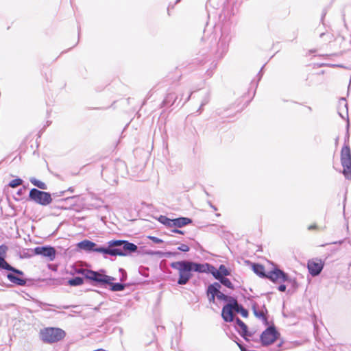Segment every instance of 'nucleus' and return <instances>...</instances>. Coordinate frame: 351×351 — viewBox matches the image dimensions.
Instances as JSON below:
<instances>
[{
	"instance_id": "1",
	"label": "nucleus",
	"mask_w": 351,
	"mask_h": 351,
	"mask_svg": "<svg viewBox=\"0 0 351 351\" xmlns=\"http://www.w3.org/2000/svg\"><path fill=\"white\" fill-rule=\"evenodd\" d=\"M3 271H10L6 274V277L8 280L17 286H27L31 287L35 285L36 282H45L46 285H59L60 280L56 278H24L25 273L17 269L10 264H9Z\"/></svg>"
},
{
	"instance_id": "2",
	"label": "nucleus",
	"mask_w": 351,
	"mask_h": 351,
	"mask_svg": "<svg viewBox=\"0 0 351 351\" xmlns=\"http://www.w3.org/2000/svg\"><path fill=\"white\" fill-rule=\"evenodd\" d=\"M132 254H141V250L134 243L123 239H112L107 242L106 256H129Z\"/></svg>"
},
{
	"instance_id": "3",
	"label": "nucleus",
	"mask_w": 351,
	"mask_h": 351,
	"mask_svg": "<svg viewBox=\"0 0 351 351\" xmlns=\"http://www.w3.org/2000/svg\"><path fill=\"white\" fill-rule=\"evenodd\" d=\"M170 267L178 271V285H185L193 277V269L190 260H182L172 262Z\"/></svg>"
},
{
	"instance_id": "4",
	"label": "nucleus",
	"mask_w": 351,
	"mask_h": 351,
	"mask_svg": "<svg viewBox=\"0 0 351 351\" xmlns=\"http://www.w3.org/2000/svg\"><path fill=\"white\" fill-rule=\"evenodd\" d=\"M85 274L86 282L97 287L107 288L108 284H111L112 280H115V278L106 274V271L104 269L97 271L88 269Z\"/></svg>"
},
{
	"instance_id": "5",
	"label": "nucleus",
	"mask_w": 351,
	"mask_h": 351,
	"mask_svg": "<svg viewBox=\"0 0 351 351\" xmlns=\"http://www.w3.org/2000/svg\"><path fill=\"white\" fill-rule=\"evenodd\" d=\"M219 300L226 302L221 310V317L225 322H232L234 321V315L232 313L233 305H236L237 298L231 296L223 293H219L218 295Z\"/></svg>"
},
{
	"instance_id": "6",
	"label": "nucleus",
	"mask_w": 351,
	"mask_h": 351,
	"mask_svg": "<svg viewBox=\"0 0 351 351\" xmlns=\"http://www.w3.org/2000/svg\"><path fill=\"white\" fill-rule=\"evenodd\" d=\"M65 336V331L60 328L48 327L40 331V339L47 343L58 342L63 339Z\"/></svg>"
},
{
	"instance_id": "7",
	"label": "nucleus",
	"mask_w": 351,
	"mask_h": 351,
	"mask_svg": "<svg viewBox=\"0 0 351 351\" xmlns=\"http://www.w3.org/2000/svg\"><path fill=\"white\" fill-rule=\"evenodd\" d=\"M28 202H33L43 206L49 205L52 202V195L50 192L32 188L29 190L28 197L26 199Z\"/></svg>"
},
{
	"instance_id": "8",
	"label": "nucleus",
	"mask_w": 351,
	"mask_h": 351,
	"mask_svg": "<svg viewBox=\"0 0 351 351\" xmlns=\"http://www.w3.org/2000/svg\"><path fill=\"white\" fill-rule=\"evenodd\" d=\"M250 263V261H248ZM251 268L252 271L256 274L258 277L263 279H268L273 283L275 282L276 276L278 275L279 267L276 265H274L271 269L269 271H266L265 267L258 263H251Z\"/></svg>"
},
{
	"instance_id": "9",
	"label": "nucleus",
	"mask_w": 351,
	"mask_h": 351,
	"mask_svg": "<svg viewBox=\"0 0 351 351\" xmlns=\"http://www.w3.org/2000/svg\"><path fill=\"white\" fill-rule=\"evenodd\" d=\"M341 171L346 180H351V149L350 146L343 145L340 156Z\"/></svg>"
},
{
	"instance_id": "10",
	"label": "nucleus",
	"mask_w": 351,
	"mask_h": 351,
	"mask_svg": "<svg viewBox=\"0 0 351 351\" xmlns=\"http://www.w3.org/2000/svg\"><path fill=\"white\" fill-rule=\"evenodd\" d=\"M280 334L273 324L268 326L260 335V342L263 347L273 344L280 337Z\"/></svg>"
},
{
	"instance_id": "11",
	"label": "nucleus",
	"mask_w": 351,
	"mask_h": 351,
	"mask_svg": "<svg viewBox=\"0 0 351 351\" xmlns=\"http://www.w3.org/2000/svg\"><path fill=\"white\" fill-rule=\"evenodd\" d=\"M77 247L80 250H84L87 253L97 252L101 253L105 258L106 245H97L96 243L88 240L84 239L77 243Z\"/></svg>"
},
{
	"instance_id": "12",
	"label": "nucleus",
	"mask_w": 351,
	"mask_h": 351,
	"mask_svg": "<svg viewBox=\"0 0 351 351\" xmlns=\"http://www.w3.org/2000/svg\"><path fill=\"white\" fill-rule=\"evenodd\" d=\"M36 256H41L49 261H53L56 258V250L54 247L49 245L36 246L31 250Z\"/></svg>"
},
{
	"instance_id": "13",
	"label": "nucleus",
	"mask_w": 351,
	"mask_h": 351,
	"mask_svg": "<svg viewBox=\"0 0 351 351\" xmlns=\"http://www.w3.org/2000/svg\"><path fill=\"white\" fill-rule=\"evenodd\" d=\"M231 40V36L229 33L226 31L221 32V35L217 44V55L218 58H222L223 56L228 52L229 43Z\"/></svg>"
},
{
	"instance_id": "14",
	"label": "nucleus",
	"mask_w": 351,
	"mask_h": 351,
	"mask_svg": "<svg viewBox=\"0 0 351 351\" xmlns=\"http://www.w3.org/2000/svg\"><path fill=\"white\" fill-rule=\"evenodd\" d=\"M193 272L199 274H210L213 276L217 272V269L214 265L208 263H201L191 261Z\"/></svg>"
},
{
	"instance_id": "15",
	"label": "nucleus",
	"mask_w": 351,
	"mask_h": 351,
	"mask_svg": "<svg viewBox=\"0 0 351 351\" xmlns=\"http://www.w3.org/2000/svg\"><path fill=\"white\" fill-rule=\"evenodd\" d=\"M234 328L238 333L246 341H250L249 337L254 335V332L249 331L248 326L239 317H234Z\"/></svg>"
},
{
	"instance_id": "16",
	"label": "nucleus",
	"mask_w": 351,
	"mask_h": 351,
	"mask_svg": "<svg viewBox=\"0 0 351 351\" xmlns=\"http://www.w3.org/2000/svg\"><path fill=\"white\" fill-rule=\"evenodd\" d=\"M276 278L274 283L277 282H287L291 285V288L295 291L298 287V283L295 278H291L289 274L284 270L279 269L278 275L276 276Z\"/></svg>"
},
{
	"instance_id": "17",
	"label": "nucleus",
	"mask_w": 351,
	"mask_h": 351,
	"mask_svg": "<svg viewBox=\"0 0 351 351\" xmlns=\"http://www.w3.org/2000/svg\"><path fill=\"white\" fill-rule=\"evenodd\" d=\"M324 263L321 259L309 260L307 263L308 273L312 276H319L324 269Z\"/></svg>"
},
{
	"instance_id": "18",
	"label": "nucleus",
	"mask_w": 351,
	"mask_h": 351,
	"mask_svg": "<svg viewBox=\"0 0 351 351\" xmlns=\"http://www.w3.org/2000/svg\"><path fill=\"white\" fill-rule=\"evenodd\" d=\"M193 219L186 217H179L172 219L171 228H182L187 225L191 224Z\"/></svg>"
},
{
	"instance_id": "19",
	"label": "nucleus",
	"mask_w": 351,
	"mask_h": 351,
	"mask_svg": "<svg viewBox=\"0 0 351 351\" xmlns=\"http://www.w3.org/2000/svg\"><path fill=\"white\" fill-rule=\"evenodd\" d=\"M338 114L343 119H345L346 117L347 119V121H348V103L345 97H341L339 101L338 106Z\"/></svg>"
},
{
	"instance_id": "20",
	"label": "nucleus",
	"mask_w": 351,
	"mask_h": 351,
	"mask_svg": "<svg viewBox=\"0 0 351 351\" xmlns=\"http://www.w3.org/2000/svg\"><path fill=\"white\" fill-rule=\"evenodd\" d=\"M258 308H259V306H258V304L256 302H253L252 304V309L254 316L256 318H258V319L261 320L263 325H265L267 327L269 326V323L268 321L267 315H264L263 313L260 312V311L258 310Z\"/></svg>"
},
{
	"instance_id": "21",
	"label": "nucleus",
	"mask_w": 351,
	"mask_h": 351,
	"mask_svg": "<svg viewBox=\"0 0 351 351\" xmlns=\"http://www.w3.org/2000/svg\"><path fill=\"white\" fill-rule=\"evenodd\" d=\"M8 250V247L5 244L0 245V271H3V269L10 264L6 261Z\"/></svg>"
},
{
	"instance_id": "22",
	"label": "nucleus",
	"mask_w": 351,
	"mask_h": 351,
	"mask_svg": "<svg viewBox=\"0 0 351 351\" xmlns=\"http://www.w3.org/2000/svg\"><path fill=\"white\" fill-rule=\"evenodd\" d=\"M221 285H220L219 282H214L210 284L207 287V288L206 289V295H208V294L215 295H217V298H218V295H219V293H221Z\"/></svg>"
},
{
	"instance_id": "23",
	"label": "nucleus",
	"mask_w": 351,
	"mask_h": 351,
	"mask_svg": "<svg viewBox=\"0 0 351 351\" xmlns=\"http://www.w3.org/2000/svg\"><path fill=\"white\" fill-rule=\"evenodd\" d=\"M177 99V96L174 93H169L161 103L160 107H170L174 104Z\"/></svg>"
},
{
	"instance_id": "24",
	"label": "nucleus",
	"mask_w": 351,
	"mask_h": 351,
	"mask_svg": "<svg viewBox=\"0 0 351 351\" xmlns=\"http://www.w3.org/2000/svg\"><path fill=\"white\" fill-rule=\"evenodd\" d=\"M213 278L215 280H217L219 281L218 282H219L221 285H223V286L232 290L234 289V286L229 278L226 277H221V276L217 272L214 275Z\"/></svg>"
},
{
	"instance_id": "25",
	"label": "nucleus",
	"mask_w": 351,
	"mask_h": 351,
	"mask_svg": "<svg viewBox=\"0 0 351 351\" xmlns=\"http://www.w3.org/2000/svg\"><path fill=\"white\" fill-rule=\"evenodd\" d=\"M114 280L111 281V284H108L109 290L112 292H118L123 291L125 287H128V284L122 282H114Z\"/></svg>"
},
{
	"instance_id": "26",
	"label": "nucleus",
	"mask_w": 351,
	"mask_h": 351,
	"mask_svg": "<svg viewBox=\"0 0 351 351\" xmlns=\"http://www.w3.org/2000/svg\"><path fill=\"white\" fill-rule=\"evenodd\" d=\"M32 300L33 302H34L40 308L44 309L45 311H49V309H47L45 308V306H53V307H56L57 308H59V309H61V308H63V309H69L70 306H56V305H54V304H48V303H46V302H43L42 301H40L37 299H35V298H32Z\"/></svg>"
},
{
	"instance_id": "27",
	"label": "nucleus",
	"mask_w": 351,
	"mask_h": 351,
	"mask_svg": "<svg viewBox=\"0 0 351 351\" xmlns=\"http://www.w3.org/2000/svg\"><path fill=\"white\" fill-rule=\"evenodd\" d=\"M85 281V278L82 276H73L68 279L66 284L71 287H77L82 285Z\"/></svg>"
},
{
	"instance_id": "28",
	"label": "nucleus",
	"mask_w": 351,
	"mask_h": 351,
	"mask_svg": "<svg viewBox=\"0 0 351 351\" xmlns=\"http://www.w3.org/2000/svg\"><path fill=\"white\" fill-rule=\"evenodd\" d=\"M234 311L237 313L240 314L243 317L247 318L249 316V311L243 307L241 304L236 302V305H233L232 311Z\"/></svg>"
},
{
	"instance_id": "29",
	"label": "nucleus",
	"mask_w": 351,
	"mask_h": 351,
	"mask_svg": "<svg viewBox=\"0 0 351 351\" xmlns=\"http://www.w3.org/2000/svg\"><path fill=\"white\" fill-rule=\"evenodd\" d=\"M29 182L34 186H36L37 187L36 189H38L39 190L40 189V190L43 191V190H47V184L44 182H43V181H41V180H38V179H37V178H36L34 177L29 178Z\"/></svg>"
},
{
	"instance_id": "30",
	"label": "nucleus",
	"mask_w": 351,
	"mask_h": 351,
	"mask_svg": "<svg viewBox=\"0 0 351 351\" xmlns=\"http://www.w3.org/2000/svg\"><path fill=\"white\" fill-rule=\"evenodd\" d=\"M217 273L219 274L221 277H226L231 275V270L225 265L221 264L218 269H217Z\"/></svg>"
},
{
	"instance_id": "31",
	"label": "nucleus",
	"mask_w": 351,
	"mask_h": 351,
	"mask_svg": "<svg viewBox=\"0 0 351 351\" xmlns=\"http://www.w3.org/2000/svg\"><path fill=\"white\" fill-rule=\"evenodd\" d=\"M162 225L168 228H171L172 219L167 217L165 215H160L158 217L156 218Z\"/></svg>"
},
{
	"instance_id": "32",
	"label": "nucleus",
	"mask_w": 351,
	"mask_h": 351,
	"mask_svg": "<svg viewBox=\"0 0 351 351\" xmlns=\"http://www.w3.org/2000/svg\"><path fill=\"white\" fill-rule=\"evenodd\" d=\"M141 255L158 256L159 258L163 257V252L160 250H146L141 251Z\"/></svg>"
},
{
	"instance_id": "33",
	"label": "nucleus",
	"mask_w": 351,
	"mask_h": 351,
	"mask_svg": "<svg viewBox=\"0 0 351 351\" xmlns=\"http://www.w3.org/2000/svg\"><path fill=\"white\" fill-rule=\"evenodd\" d=\"M32 249H25L23 252H19V256L21 259L29 258L36 256L34 252L31 251Z\"/></svg>"
},
{
	"instance_id": "34",
	"label": "nucleus",
	"mask_w": 351,
	"mask_h": 351,
	"mask_svg": "<svg viewBox=\"0 0 351 351\" xmlns=\"http://www.w3.org/2000/svg\"><path fill=\"white\" fill-rule=\"evenodd\" d=\"M23 183V179H21V178L16 177L15 179L12 180L8 183V186H10L11 188H16L17 186L22 184Z\"/></svg>"
},
{
	"instance_id": "35",
	"label": "nucleus",
	"mask_w": 351,
	"mask_h": 351,
	"mask_svg": "<svg viewBox=\"0 0 351 351\" xmlns=\"http://www.w3.org/2000/svg\"><path fill=\"white\" fill-rule=\"evenodd\" d=\"M88 269H85V268H80V269L74 268L71 271V274L73 275V276H74L75 274H80L82 277L86 278V274H85L88 271Z\"/></svg>"
},
{
	"instance_id": "36",
	"label": "nucleus",
	"mask_w": 351,
	"mask_h": 351,
	"mask_svg": "<svg viewBox=\"0 0 351 351\" xmlns=\"http://www.w3.org/2000/svg\"><path fill=\"white\" fill-rule=\"evenodd\" d=\"M349 128H350V123L349 121H347L346 124V132L344 138V144L343 145H349V140H350V132H349Z\"/></svg>"
},
{
	"instance_id": "37",
	"label": "nucleus",
	"mask_w": 351,
	"mask_h": 351,
	"mask_svg": "<svg viewBox=\"0 0 351 351\" xmlns=\"http://www.w3.org/2000/svg\"><path fill=\"white\" fill-rule=\"evenodd\" d=\"M180 255V253L178 252H171V251H167V252H163V257H176L177 256Z\"/></svg>"
},
{
	"instance_id": "38",
	"label": "nucleus",
	"mask_w": 351,
	"mask_h": 351,
	"mask_svg": "<svg viewBox=\"0 0 351 351\" xmlns=\"http://www.w3.org/2000/svg\"><path fill=\"white\" fill-rule=\"evenodd\" d=\"M148 270L149 269L147 267H143V266L140 267L138 269L139 274L145 278L148 277V276H149Z\"/></svg>"
},
{
	"instance_id": "39",
	"label": "nucleus",
	"mask_w": 351,
	"mask_h": 351,
	"mask_svg": "<svg viewBox=\"0 0 351 351\" xmlns=\"http://www.w3.org/2000/svg\"><path fill=\"white\" fill-rule=\"evenodd\" d=\"M147 238L155 244H160L164 242L162 239L155 236H148Z\"/></svg>"
},
{
	"instance_id": "40",
	"label": "nucleus",
	"mask_w": 351,
	"mask_h": 351,
	"mask_svg": "<svg viewBox=\"0 0 351 351\" xmlns=\"http://www.w3.org/2000/svg\"><path fill=\"white\" fill-rule=\"evenodd\" d=\"M119 271L120 274H121V276L120 278L121 282H124L127 279V272L123 268H119Z\"/></svg>"
},
{
	"instance_id": "41",
	"label": "nucleus",
	"mask_w": 351,
	"mask_h": 351,
	"mask_svg": "<svg viewBox=\"0 0 351 351\" xmlns=\"http://www.w3.org/2000/svg\"><path fill=\"white\" fill-rule=\"evenodd\" d=\"M178 250L182 252H188L190 250L189 246H188L186 244H181L178 247Z\"/></svg>"
},
{
	"instance_id": "42",
	"label": "nucleus",
	"mask_w": 351,
	"mask_h": 351,
	"mask_svg": "<svg viewBox=\"0 0 351 351\" xmlns=\"http://www.w3.org/2000/svg\"><path fill=\"white\" fill-rule=\"evenodd\" d=\"M210 101V95L209 93H206V95H205V97L203 98L202 101V106H204L205 105H206Z\"/></svg>"
},
{
	"instance_id": "43",
	"label": "nucleus",
	"mask_w": 351,
	"mask_h": 351,
	"mask_svg": "<svg viewBox=\"0 0 351 351\" xmlns=\"http://www.w3.org/2000/svg\"><path fill=\"white\" fill-rule=\"evenodd\" d=\"M121 314V313L120 312V313H117L116 315H112L110 316L106 320L108 322H117V318L119 316H120Z\"/></svg>"
},
{
	"instance_id": "44",
	"label": "nucleus",
	"mask_w": 351,
	"mask_h": 351,
	"mask_svg": "<svg viewBox=\"0 0 351 351\" xmlns=\"http://www.w3.org/2000/svg\"><path fill=\"white\" fill-rule=\"evenodd\" d=\"M280 285L277 287V289L280 292H285L287 290V285H285V282H279Z\"/></svg>"
},
{
	"instance_id": "45",
	"label": "nucleus",
	"mask_w": 351,
	"mask_h": 351,
	"mask_svg": "<svg viewBox=\"0 0 351 351\" xmlns=\"http://www.w3.org/2000/svg\"><path fill=\"white\" fill-rule=\"evenodd\" d=\"M206 296L208 298V302L210 304H215L216 303L215 298H217V295L208 294V295H206Z\"/></svg>"
},
{
	"instance_id": "46",
	"label": "nucleus",
	"mask_w": 351,
	"mask_h": 351,
	"mask_svg": "<svg viewBox=\"0 0 351 351\" xmlns=\"http://www.w3.org/2000/svg\"><path fill=\"white\" fill-rule=\"evenodd\" d=\"M78 197H79V195H73V196L68 197L66 198H62V199H60V202H69V201H72L73 199H78Z\"/></svg>"
},
{
	"instance_id": "47",
	"label": "nucleus",
	"mask_w": 351,
	"mask_h": 351,
	"mask_svg": "<svg viewBox=\"0 0 351 351\" xmlns=\"http://www.w3.org/2000/svg\"><path fill=\"white\" fill-rule=\"evenodd\" d=\"M66 193V191H60V192H56V193H51L52 195V198L54 197H61L62 195H64Z\"/></svg>"
},
{
	"instance_id": "48",
	"label": "nucleus",
	"mask_w": 351,
	"mask_h": 351,
	"mask_svg": "<svg viewBox=\"0 0 351 351\" xmlns=\"http://www.w3.org/2000/svg\"><path fill=\"white\" fill-rule=\"evenodd\" d=\"M264 66H265V65H263V66L261 67V70L259 71V72H258V74H257V76H258V81H257V83H256V86H258V82L261 80L262 76H263V69H264Z\"/></svg>"
},
{
	"instance_id": "49",
	"label": "nucleus",
	"mask_w": 351,
	"mask_h": 351,
	"mask_svg": "<svg viewBox=\"0 0 351 351\" xmlns=\"http://www.w3.org/2000/svg\"><path fill=\"white\" fill-rule=\"evenodd\" d=\"M326 14H327V8H324L322 10V15H321V23H322L323 24H324V18H325Z\"/></svg>"
},
{
	"instance_id": "50",
	"label": "nucleus",
	"mask_w": 351,
	"mask_h": 351,
	"mask_svg": "<svg viewBox=\"0 0 351 351\" xmlns=\"http://www.w3.org/2000/svg\"><path fill=\"white\" fill-rule=\"evenodd\" d=\"M171 232L173 233H176V234H184V232L180 230L179 228H174L173 229H172L171 230Z\"/></svg>"
},
{
	"instance_id": "51",
	"label": "nucleus",
	"mask_w": 351,
	"mask_h": 351,
	"mask_svg": "<svg viewBox=\"0 0 351 351\" xmlns=\"http://www.w3.org/2000/svg\"><path fill=\"white\" fill-rule=\"evenodd\" d=\"M194 247L197 250H199L201 252H204V251L203 247H202V246L198 242H195V245Z\"/></svg>"
},
{
	"instance_id": "52",
	"label": "nucleus",
	"mask_w": 351,
	"mask_h": 351,
	"mask_svg": "<svg viewBox=\"0 0 351 351\" xmlns=\"http://www.w3.org/2000/svg\"><path fill=\"white\" fill-rule=\"evenodd\" d=\"M261 313H263L264 315H268V311L266 308V306L265 304H263L261 306Z\"/></svg>"
},
{
	"instance_id": "53",
	"label": "nucleus",
	"mask_w": 351,
	"mask_h": 351,
	"mask_svg": "<svg viewBox=\"0 0 351 351\" xmlns=\"http://www.w3.org/2000/svg\"><path fill=\"white\" fill-rule=\"evenodd\" d=\"M245 298L246 300H247L250 301L251 304H252V302H254V301L253 300V299L254 298V296H253V295H248V296L245 297Z\"/></svg>"
},
{
	"instance_id": "54",
	"label": "nucleus",
	"mask_w": 351,
	"mask_h": 351,
	"mask_svg": "<svg viewBox=\"0 0 351 351\" xmlns=\"http://www.w3.org/2000/svg\"><path fill=\"white\" fill-rule=\"evenodd\" d=\"M24 193L25 192L23 191V189H19L16 192V195L19 196H22L24 194Z\"/></svg>"
},
{
	"instance_id": "55",
	"label": "nucleus",
	"mask_w": 351,
	"mask_h": 351,
	"mask_svg": "<svg viewBox=\"0 0 351 351\" xmlns=\"http://www.w3.org/2000/svg\"><path fill=\"white\" fill-rule=\"evenodd\" d=\"M207 202L211 208H213L214 210H217V208L213 205L210 201H208Z\"/></svg>"
},
{
	"instance_id": "56",
	"label": "nucleus",
	"mask_w": 351,
	"mask_h": 351,
	"mask_svg": "<svg viewBox=\"0 0 351 351\" xmlns=\"http://www.w3.org/2000/svg\"><path fill=\"white\" fill-rule=\"evenodd\" d=\"M317 228V226L316 224H313L308 227V230H315Z\"/></svg>"
},
{
	"instance_id": "57",
	"label": "nucleus",
	"mask_w": 351,
	"mask_h": 351,
	"mask_svg": "<svg viewBox=\"0 0 351 351\" xmlns=\"http://www.w3.org/2000/svg\"><path fill=\"white\" fill-rule=\"evenodd\" d=\"M192 94H193V92H192V91H191V92H190L189 95H188V97L186 98V99H185L184 102L182 104V106H184V104L185 103H186L188 101H189V99H190V98H191V97Z\"/></svg>"
},
{
	"instance_id": "58",
	"label": "nucleus",
	"mask_w": 351,
	"mask_h": 351,
	"mask_svg": "<svg viewBox=\"0 0 351 351\" xmlns=\"http://www.w3.org/2000/svg\"><path fill=\"white\" fill-rule=\"evenodd\" d=\"M284 341L282 340L278 345H277V348L278 349L276 350V351H280V348L282 346Z\"/></svg>"
},
{
	"instance_id": "59",
	"label": "nucleus",
	"mask_w": 351,
	"mask_h": 351,
	"mask_svg": "<svg viewBox=\"0 0 351 351\" xmlns=\"http://www.w3.org/2000/svg\"><path fill=\"white\" fill-rule=\"evenodd\" d=\"M203 107L204 106H202V104L200 105L199 108H198V110H197L196 112H197L198 114H201L202 110H203Z\"/></svg>"
},
{
	"instance_id": "60",
	"label": "nucleus",
	"mask_w": 351,
	"mask_h": 351,
	"mask_svg": "<svg viewBox=\"0 0 351 351\" xmlns=\"http://www.w3.org/2000/svg\"><path fill=\"white\" fill-rule=\"evenodd\" d=\"M66 191H69L71 193H73V192H74V188L73 186H70L69 188H68L67 190H66Z\"/></svg>"
},
{
	"instance_id": "61",
	"label": "nucleus",
	"mask_w": 351,
	"mask_h": 351,
	"mask_svg": "<svg viewBox=\"0 0 351 351\" xmlns=\"http://www.w3.org/2000/svg\"><path fill=\"white\" fill-rule=\"evenodd\" d=\"M331 66L332 67H339V68H343V66L341 65V64H331Z\"/></svg>"
},
{
	"instance_id": "62",
	"label": "nucleus",
	"mask_w": 351,
	"mask_h": 351,
	"mask_svg": "<svg viewBox=\"0 0 351 351\" xmlns=\"http://www.w3.org/2000/svg\"><path fill=\"white\" fill-rule=\"evenodd\" d=\"M217 113L218 115L221 116V115H223V112L221 111L220 109H217Z\"/></svg>"
},
{
	"instance_id": "63",
	"label": "nucleus",
	"mask_w": 351,
	"mask_h": 351,
	"mask_svg": "<svg viewBox=\"0 0 351 351\" xmlns=\"http://www.w3.org/2000/svg\"><path fill=\"white\" fill-rule=\"evenodd\" d=\"M343 242V240H341V241H336V242H332L331 243V244H337V243H342Z\"/></svg>"
},
{
	"instance_id": "64",
	"label": "nucleus",
	"mask_w": 351,
	"mask_h": 351,
	"mask_svg": "<svg viewBox=\"0 0 351 351\" xmlns=\"http://www.w3.org/2000/svg\"><path fill=\"white\" fill-rule=\"evenodd\" d=\"M325 34H326L324 32H322V33L320 34L319 37L320 38H323L325 36Z\"/></svg>"
}]
</instances>
